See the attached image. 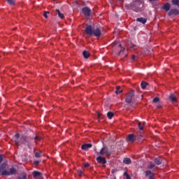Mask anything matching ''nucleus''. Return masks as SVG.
Instances as JSON below:
<instances>
[{"mask_svg":"<svg viewBox=\"0 0 179 179\" xmlns=\"http://www.w3.org/2000/svg\"><path fill=\"white\" fill-rule=\"evenodd\" d=\"M15 139L14 142L17 146H20V145H27L28 148H30V143L25 135H21L19 133L15 134Z\"/></svg>","mask_w":179,"mask_h":179,"instance_id":"1","label":"nucleus"},{"mask_svg":"<svg viewBox=\"0 0 179 179\" xmlns=\"http://www.w3.org/2000/svg\"><path fill=\"white\" fill-rule=\"evenodd\" d=\"M85 33L87 36H94V37H100L101 36V30L97 27L93 29L92 25H87L85 28Z\"/></svg>","mask_w":179,"mask_h":179,"instance_id":"2","label":"nucleus"},{"mask_svg":"<svg viewBox=\"0 0 179 179\" xmlns=\"http://www.w3.org/2000/svg\"><path fill=\"white\" fill-rule=\"evenodd\" d=\"M142 2L139 0H136L129 4L126 5L127 9H131L134 12H141L142 10Z\"/></svg>","mask_w":179,"mask_h":179,"instance_id":"3","label":"nucleus"},{"mask_svg":"<svg viewBox=\"0 0 179 179\" xmlns=\"http://www.w3.org/2000/svg\"><path fill=\"white\" fill-rule=\"evenodd\" d=\"M8 164L3 163L0 166V176H8V171L6 170Z\"/></svg>","mask_w":179,"mask_h":179,"instance_id":"4","label":"nucleus"},{"mask_svg":"<svg viewBox=\"0 0 179 179\" xmlns=\"http://www.w3.org/2000/svg\"><path fill=\"white\" fill-rule=\"evenodd\" d=\"M135 96V92L131 91L130 92L126 94L125 101L127 104H131L132 103V99Z\"/></svg>","mask_w":179,"mask_h":179,"instance_id":"5","label":"nucleus"},{"mask_svg":"<svg viewBox=\"0 0 179 179\" xmlns=\"http://www.w3.org/2000/svg\"><path fill=\"white\" fill-rule=\"evenodd\" d=\"M82 12L86 17H89L92 13V10L89 7H84L82 8Z\"/></svg>","mask_w":179,"mask_h":179,"instance_id":"6","label":"nucleus"},{"mask_svg":"<svg viewBox=\"0 0 179 179\" xmlns=\"http://www.w3.org/2000/svg\"><path fill=\"white\" fill-rule=\"evenodd\" d=\"M145 177H148V179H155V173L152 172L150 170L145 171Z\"/></svg>","mask_w":179,"mask_h":179,"instance_id":"7","label":"nucleus"},{"mask_svg":"<svg viewBox=\"0 0 179 179\" xmlns=\"http://www.w3.org/2000/svg\"><path fill=\"white\" fill-rule=\"evenodd\" d=\"M169 16H177V15H179V10L177 8L171 9L168 13Z\"/></svg>","mask_w":179,"mask_h":179,"instance_id":"8","label":"nucleus"},{"mask_svg":"<svg viewBox=\"0 0 179 179\" xmlns=\"http://www.w3.org/2000/svg\"><path fill=\"white\" fill-rule=\"evenodd\" d=\"M96 162L98 163H100L101 164H106V163H107V159H106V157H103L101 156H99L96 158Z\"/></svg>","mask_w":179,"mask_h":179,"instance_id":"9","label":"nucleus"},{"mask_svg":"<svg viewBox=\"0 0 179 179\" xmlns=\"http://www.w3.org/2000/svg\"><path fill=\"white\" fill-rule=\"evenodd\" d=\"M127 141L129 142H135V141H136V137L135 135L131 134L127 136Z\"/></svg>","mask_w":179,"mask_h":179,"instance_id":"10","label":"nucleus"},{"mask_svg":"<svg viewBox=\"0 0 179 179\" xmlns=\"http://www.w3.org/2000/svg\"><path fill=\"white\" fill-rule=\"evenodd\" d=\"M154 162L155 164H157V166H160V164L163 163V159H162V157H158L154 159Z\"/></svg>","mask_w":179,"mask_h":179,"instance_id":"11","label":"nucleus"},{"mask_svg":"<svg viewBox=\"0 0 179 179\" xmlns=\"http://www.w3.org/2000/svg\"><path fill=\"white\" fill-rule=\"evenodd\" d=\"M92 145L90 143H87V144H83L81 146V149L83 150H87V149H90V148H92Z\"/></svg>","mask_w":179,"mask_h":179,"instance_id":"12","label":"nucleus"},{"mask_svg":"<svg viewBox=\"0 0 179 179\" xmlns=\"http://www.w3.org/2000/svg\"><path fill=\"white\" fill-rule=\"evenodd\" d=\"M170 3H166L165 4H164V6H162V9L164 10H165V12H169V10H170Z\"/></svg>","mask_w":179,"mask_h":179,"instance_id":"13","label":"nucleus"},{"mask_svg":"<svg viewBox=\"0 0 179 179\" xmlns=\"http://www.w3.org/2000/svg\"><path fill=\"white\" fill-rule=\"evenodd\" d=\"M13 174H16V169L15 168H10V171H7V176H13Z\"/></svg>","mask_w":179,"mask_h":179,"instance_id":"14","label":"nucleus"},{"mask_svg":"<svg viewBox=\"0 0 179 179\" xmlns=\"http://www.w3.org/2000/svg\"><path fill=\"white\" fill-rule=\"evenodd\" d=\"M55 12L57 13L58 17H59V19H64L65 17V15H64V13H61L59 9H56Z\"/></svg>","mask_w":179,"mask_h":179,"instance_id":"15","label":"nucleus"},{"mask_svg":"<svg viewBox=\"0 0 179 179\" xmlns=\"http://www.w3.org/2000/svg\"><path fill=\"white\" fill-rule=\"evenodd\" d=\"M169 100H171V101H172V103H176V102H177V97H176V96H174L173 94H171L169 95Z\"/></svg>","mask_w":179,"mask_h":179,"instance_id":"16","label":"nucleus"},{"mask_svg":"<svg viewBox=\"0 0 179 179\" xmlns=\"http://www.w3.org/2000/svg\"><path fill=\"white\" fill-rule=\"evenodd\" d=\"M32 176L34 178H37V177H40V176H41V173L39 171H35L32 172Z\"/></svg>","mask_w":179,"mask_h":179,"instance_id":"17","label":"nucleus"},{"mask_svg":"<svg viewBox=\"0 0 179 179\" xmlns=\"http://www.w3.org/2000/svg\"><path fill=\"white\" fill-rule=\"evenodd\" d=\"M136 21L139 22L140 23H142L143 24H145V23H146L147 22V20L143 17H139L136 19Z\"/></svg>","mask_w":179,"mask_h":179,"instance_id":"18","label":"nucleus"},{"mask_svg":"<svg viewBox=\"0 0 179 179\" xmlns=\"http://www.w3.org/2000/svg\"><path fill=\"white\" fill-rule=\"evenodd\" d=\"M83 57L85 59L89 58V57H90V52H89V51L87 50H84L83 52Z\"/></svg>","mask_w":179,"mask_h":179,"instance_id":"19","label":"nucleus"},{"mask_svg":"<svg viewBox=\"0 0 179 179\" xmlns=\"http://www.w3.org/2000/svg\"><path fill=\"white\" fill-rule=\"evenodd\" d=\"M131 162L132 161L129 157H126L123 159V163H124V164H131Z\"/></svg>","mask_w":179,"mask_h":179,"instance_id":"20","label":"nucleus"},{"mask_svg":"<svg viewBox=\"0 0 179 179\" xmlns=\"http://www.w3.org/2000/svg\"><path fill=\"white\" fill-rule=\"evenodd\" d=\"M120 89H121V87H120V86L116 87V91H115L116 94H120L122 93V92H123L122 90H120Z\"/></svg>","mask_w":179,"mask_h":179,"instance_id":"21","label":"nucleus"},{"mask_svg":"<svg viewBox=\"0 0 179 179\" xmlns=\"http://www.w3.org/2000/svg\"><path fill=\"white\" fill-rule=\"evenodd\" d=\"M106 153H108V151L107 150V149H106V148H101L100 151V155H106Z\"/></svg>","mask_w":179,"mask_h":179,"instance_id":"22","label":"nucleus"},{"mask_svg":"<svg viewBox=\"0 0 179 179\" xmlns=\"http://www.w3.org/2000/svg\"><path fill=\"white\" fill-rule=\"evenodd\" d=\"M6 1H7V3H8V5H11V6H13V5L16 3V0H6Z\"/></svg>","mask_w":179,"mask_h":179,"instance_id":"23","label":"nucleus"},{"mask_svg":"<svg viewBox=\"0 0 179 179\" xmlns=\"http://www.w3.org/2000/svg\"><path fill=\"white\" fill-rule=\"evenodd\" d=\"M107 117L109 120H111L114 117V113L113 112H108Z\"/></svg>","mask_w":179,"mask_h":179,"instance_id":"24","label":"nucleus"},{"mask_svg":"<svg viewBox=\"0 0 179 179\" xmlns=\"http://www.w3.org/2000/svg\"><path fill=\"white\" fill-rule=\"evenodd\" d=\"M148 83H146V82H141V88L142 89H143V90H145V89H146V86H148Z\"/></svg>","mask_w":179,"mask_h":179,"instance_id":"25","label":"nucleus"},{"mask_svg":"<svg viewBox=\"0 0 179 179\" xmlns=\"http://www.w3.org/2000/svg\"><path fill=\"white\" fill-rule=\"evenodd\" d=\"M172 3L179 8V0H172Z\"/></svg>","mask_w":179,"mask_h":179,"instance_id":"26","label":"nucleus"},{"mask_svg":"<svg viewBox=\"0 0 179 179\" xmlns=\"http://www.w3.org/2000/svg\"><path fill=\"white\" fill-rule=\"evenodd\" d=\"M129 48H131V50H135V44L129 42Z\"/></svg>","mask_w":179,"mask_h":179,"instance_id":"27","label":"nucleus"},{"mask_svg":"<svg viewBox=\"0 0 179 179\" xmlns=\"http://www.w3.org/2000/svg\"><path fill=\"white\" fill-rule=\"evenodd\" d=\"M50 13V12H48V11H45L44 12V14H43V16H44V17L45 18V19H48V14Z\"/></svg>","mask_w":179,"mask_h":179,"instance_id":"28","label":"nucleus"},{"mask_svg":"<svg viewBox=\"0 0 179 179\" xmlns=\"http://www.w3.org/2000/svg\"><path fill=\"white\" fill-rule=\"evenodd\" d=\"M152 101L153 103H159V101H160V99H159V97H155Z\"/></svg>","mask_w":179,"mask_h":179,"instance_id":"29","label":"nucleus"},{"mask_svg":"<svg viewBox=\"0 0 179 179\" xmlns=\"http://www.w3.org/2000/svg\"><path fill=\"white\" fill-rule=\"evenodd\" d=\"M138 129H139L141 131H143V125H142V122H138Z\"/></svg>","mask_w":179,"mask_h":179,"instance_id":"30","label":"nucleus"},{"mask_svg":"<svg viewBox=\"0 0 179 179\" xmlns=\"http://www.w3.org/2000/svg\"><path fill=\"white\" fill-rule=\"evenodd\" d=\"M155 166H156V165L151 162L150 164V166H148V169H153V167H155Z\"/></svg>","mask_w":179,"mask_h":179,"instance_id":"31","label":"nucleus"},{"mask_svg":"<svg viewBox=\"0 0 179 179\" xmlns=\"http://www.w3.org/2000/svg\"><path fill=\"white\" fill-rule=\"evenodd\" d=\"M78 174L79 177H82V176H83V172L81 170H78Z\"/></svg>","mask_w":179,"mask_h":179,"instance_id":"32","label":"nucleus"},{"mask_svg":"<svg viewBox=\"0 0 179 179\" xmlns=\"http://www.w3.org/2000/svg\"><path fill=\"white\" fill-rule=\"evenodd\" d=\"M125 51V48H122L120 52H118V55H121V52H124Z\"/></svg>","mask_w":179,"mask_h":179,"instance_id":"33","label":"nucleus"},{"mask_svg":"<svg viewBox=\"0 0 179 179\" xmlns=\"http://www.w3.org/2000/svg\"><path fill=\"white\" fill-rule=\"evenodd\" d=\"M3 162V155L0 154V164Z\"/></svg>","mask_w":179,"mask_h":179,"instance_id":"34","label":"nucleus"},{"mask_svg":"<svg viewBox=\"0 0 179 179\" xmlns=\"http://www.w3.org/2000/svg\"><path fill=\"white\" fill-rule=\"evenodd\" d=\"M35 157H41V154H40V152H36Z\"/></svg>","mask_w":179,"mask_h":179,"instance_id":"35","label":"nucleus"},{"mask_svg":"<svg viewBox=\"0 0 179 179\" xmlns=\"http://www.w3.org/2000/svg\"><path fill=\"white\" fill-rule=\"evenodd\" d=\"M131 58H132L133 61H136V58H138V57L136 55H133Z\"/></svg>","mask_w":179,"mask_h":179,"instance_id":"36","label":"nucleus"},{"mask_svg":"<svg viewBox=\"0 0 179 179\" xmlns=\"http://www.w3.org/2000/svg\"><path fill=\"white\" fill-rule=\"evenodd\" d=\"M34 166H38V164H40V162L39 161H35L34 162Z\"/></svg>","mask_w":179,"mask_h":179,"instance_id":"37","label":"nucleus"},{"mask_svg":"<svg viewBox=\"0 0 179 179\" xmlns=\"http://www.w3.org/2000/svg\"><path fill=\"white\" fill-rule=\"evenodd\" d=\"M34 139H35V141H41V138L38 137L37 136L34 138Z\"/></svg>","mask_w":179,"mask_h":179,"instance_id":"38","label":"nucleus"},{"mask_svg":"<svg viewBox=\"0 0 179 179\" xmlns=\"http://www.w3.org/2000/svg\"><path fill=\"white\" fill-rule=\"evenodd\" d=\"M124 174H126L127 179H131V176H129V175H128L127 173H124Z\"/></svg>","mask_w":179,"mask_h":179,"instance_id":"39","label":"nucleus"},{"mask_svg":"<svg viewBox=\"0 0 179 179\" xmlns=\"http://www.w3.org/2000/svg\"><path fill=\"white\" fill-rule=\"evenodd\" d=\"M97 117H98V119L100 120V117H101V113H97Z\"/></svg>","mask_w":179,"mask_h":179,"instance_id":"40","label":"nucleus"},{"mask_svg":"<svg viewBox=\"0 0 179 179\" xmlns=\"http://www.w3.org/2000/svg\"><path fill=\"white\" fill-rule=\"evenodd\" d=\"M89 166H90V164L89 163H86L85 165H84V167L87 168V167H89Z\"/></svg>","mask_w":179,"mask_h":179,"instance_id":"41","label":"nucleus"},{"mask_svg":"<svg viewBox=\"0 0 179 179\" xmlns=\"http://www.w3.org/2000/svg\"><path fill=\"white\" fill-rule=\"evenodd\" d=\"M107 156H111V152L108 151V153H106Z\"/></svg>","mask_w":179,"mask_h":179,"instance_id":"42","label":"nucleus"},{"mask_svg":"<svg viewBox=\"0 0 179 179\" xmlns=\"http://www.w3.org/2000/svg\"><path fill=\"white\" fill-rule=\"evenodd\" d=\"M150 2H155V1H157L158 0H148Z\"/></svg>","mask_w":179,"mask_h":179,"instance_id":"43","label":"nucleus"},{"mask_svg":"<svg viewBox=\"0 0 179 179\" xmlns=\"http://www.w3.org/2000/svg\"><path fill=\"white\" fill-rule=\"evenodd\" d=\"M157 108H162V105H157Z\"/></svg>","mask_w":179,"mask_h":179,"instance_id":"44","label":"nucleus"},{"mask_svg":"<svg viewBox=\"0 0 179 179\" xmlns=\"http://www.w3.org/2000/svg\"><path fill=\"white\" fill-rule=\"evenodd\" d=\"M26 177H27L26 175H24L22 178L26 179Z\"/></svg>","mask_w":179,"mask_h":179,"instance_id":"45","label":"nucleus"},{"mask_svg":"<svg viewBox=\"0 0 179 179\" xmlns=\"http://www.w3.org/2000/svg\"><path fill=\"white\" fill-rule=\"evenodd\" d=\"M121 45H121V44H120V45H119V47H121Z\"/></svg>","mask_w":179,"mask_h":179,"instance_id":"46","label":"nucleus"},{"mask_svg":"<svg viewBox=\"0 0 179 179\" xmlns=\"http://www.w3.org/2000/svg\"><path fill=\"white\" fill-rule=\"evenodd\" d=\"M41 179H43V178H41Z\"/></svg>","mask_w":179,"mask_h":179,"instance_id":"47","label":"nucleus"}]
</instances>
